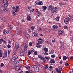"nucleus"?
<instances>
[{"instance_id": "nucleus-25", "label": "nucleus", "mask_w": 73, "mask_h": 73, "mask_svg": "<svg viewBox=\"0 0 73 73\" xmlns=\"http://www.w3.org/2000/svg\"><path fill=\"white\" fill-rule=\"evenodd\" d=\"M8 25L9 26V29H10L11 30L12 29V28H13V27L12 25H9V23Z\"/></svg>"}, {"instance_id": "nucleus-54", "label": "nucleus", "mask_w": 73, "mask_h": 73, "mask_svg": "<svg viewBox=\"0 0 73 73\" xmlns=\"http://www.w3.org/2000/svg\"><path fill=\"white\" fill-rule=\"evenodd\" d=\"M29 34H27L26 35V37L27 38H28L29 37Z\"/></svg>"}, {"instance_id": "nucleus-26", "label": "nucleus", "mask_w": 73, "mask_h": 73, "mask_svg": "<svg viewBox=\"0 0 73 73\" xmlns=\"http://www.w3.org/2000/svg\"><path fill=\"white\" fill-rule=\"evenodd\" d=\"M45 30V31L47 33H49L50 32V30L48 29H46Z\"/></svg>"}, {"instance_id": "nucleus-43", "label": "nucleus", "mask_w": 73, "mask_h": 73, "mask_svg": "<svg viewBox=\"0 0 73 73\" xmlns=\"http://www.w3.org/2000/svg\"><path fill=\"white\" fill-rule=\"evenodd\" d=\"M60 42L61 45H64V42H63V41H60Z\"/></svg>"}, {"instance_id": "nucleus-46", "label": "nucleus", "mask_w": 73, "mask_h": 73, "mask_svg": "<svg viewBox=\"0 0 73 73\" xmlns=\"http://www.w3.org/2000/svg\"><path fill=\"white\" fill-rule=\"evenodd\" d=\"M3 66H4V64H3V63H2L0 66V67L1 68L2 67H3Z\"/></svg>"}, {"instance_id": "nucleus-61", "label": "nucleus", "mask_w": 73, "mask_h": 73, "mask_svg": "<svg viewBox=\"0 0 73 73\" xmlns=\"http://www.w3.org/2000/svg\"><path fill=\"white\" fill-rule=\"evenodd\" d=\"M52 40L53 42H55V40L54 39H52Z\"/></svg>"}, {"instance_id": "nucleus-4", "label": "nucleus", "mask_w": 73, "mask_h": 73, "mask_svg": "<svg viewBox=\"0 0 73 73\" xmlns=\"http://www.w3.org/2000/svg\"><path fill=\"white\" fill-rule=\"evenodd\" d=\"M33 68L36 72H39V68L36 65H34Z\"/></svg>"}, {"instance_id": "nucleus-36", "label": "nucleus", "mask_w": 73, "mask_h": 73, "mask_svg": "<svg viewBox=\"0 0 73 73\" xmlns=\"http://www.w3.org/2000/svg\"><path fill=\"white\" fill-rule=\"evenodd\" d=\"M16 53H17V52L16 51H14L13 52V55H15V54H16Z\"/></svg>"}, {"instance_id": "nucleus-2", "label": "nucleus", "mask_w": 73, "mask_h": 73, "mask_svg": "<svg viewBox=\"0 0 73 73\" xmlns=\"http://www.w3.org/2000/svg\"><path fill=\"white\" fill-rule=\"evenodd\" d=\"M51 12L52 13H57L58 12V8L57 7L52 8L51 10Z\"/></svg>"}, {"instance_id": "nucleus-28", "label": "nucleus", "mask_w": 73, "mask_h": 73, "mask_svg": "<svg viewBox=\"0 0 73 73\" xmlns=\"http://www.w3.org/2000/svg\"><path fill=\"white\" fill-rule=\"evenodd\" d=\"M60 48L62 49H64V44L61 45Z\"/></svg>"}, {"instance_id": "nucleus-18", "label": "nucleus", "mask_w": 73, "mask_h": 73, "mask_svg": "<svg viewBox=\"0 0 73 73\" xmlns=\"http://www.w3.org/2000/svg\"><path fill=\"white\" fill-rule=\"evenodd\" d=\"M52 6H49L48 7V9L49 11H52Z\"/></svg>"}, {"instance_id": "nucleus-58", "label": "nucleus", "mask_w": 73, "mask_h": 73, "mask_svg": "<svg viewBox=\"0 0 73 73\" xmlns=\"http://www.w3.org/2000/svg\"><path fill=\"white\" fill-rule=\"evenodd\" d=\"M37 51H35L34 52V55H36V54H37Z\"/></svg>"}, {"instance_id": "nucleus-20", "label": "nucleus", "mask_w": 73, "mask_h": 73, "mask_svg": "<svg viewBox=\"0 0 73 73\" xmlns=\"http://www.w3.org/2000/svg\"><path fill=\"white\" fill-rule=\"evenodd\" d=\"M50 62L51 63H55L56 62L53 59H52L50 60Z\"/></svg>"}, {"instance_id": "nucleus-48", "label": "nucleus", "mask_w": 73, "mask_h": 73, "mask_svg": "<svg viewBox=\"0 0 73 73\" xmlns=\"http://www.w3.org/2000/svg\"><path fill=\"white\" fill-rule=\"evenodd\" d=\"M51 52H52L51 53L52 54H53V53H54V50L53 49H52L51 50Z\"/></svg>"}, {"instance_id": "nucleus-33", "label": "nucleus", "mask_w": 73, "mask_h": 73, "mask_svg": "<svg viewBox=\"0 0 73 73\" xmlns=\"http://www.w3.org/2000/svg\"><path fill=\"white\" fill-rule=\"evenodd\" d=\"M1 19L2 20H3V21H6V18L4 17L1 18Z\"/></svg>"}, {"instance_id": "nucleus-15", "label": "nucleus", "mask_w": 73, "mask_h": 73, "mask_svg": "<svg viewBox=\"0 0 73 73\" xmlns=\"http://www.w3.org/2000/svg\"><path fill=\"white\" fill-rule=\"evenodd\" d=\"M6 57H7V52H5L4 54L3 55V58H5Z\"/></svg>"}, {"instance_id": "nucleus-59", "label": "nucleus", "mask_w": 73, "mask_h": 73, "mask_svg": "<svg viewBox=\"0 0 73 73\" xmlns=\"http://www.w3.org/2000/svg\"><path fill=\"white\" fill-rule=\"evenodd\" d=\"M71 21H72H72H73V16H72L71 17Z\"/></svg>"}, {"instance_id": "nucleus-45", "label": "nucleus", "mask_w": 73, "mask_h": 73, "mask_svg": "<svg viewBox=\"0 0 73 73\" xmlns=\"http://www.w3.org/2000/svg\"><path fill=\"white\" fill-rule=\"evenodd\" d=\"M35 27L34 26H33L31 27V30H34V29H35Z\"/></svg>"}, {"instance_id": "nucleus-16", "label": "nucleus", "mask_w": 73, "mask_h": 73, "mask_svg": "<svg viewBox=\"0 0 73 73\" xmlns=\"http://www.w3.org/2000/svg\"><path fill=\"white\" fill-rule=\"evenodd\" d=\"M60 19V17L58 16L56 18L54 19V20H55L56 21H59V19Z\"/></svg>"}, {"instance_id": "nucleus-17", "label": "nucleus", "mask_w": 73, "mask_h": 73, "mask_svg": "<svg viewBox=\"0 0 73 73\" xmlns=\"http://www.w3.org/2000/svg\"><path fill=\"white\" fill-rule=\"evenodd\" d=\"M31 7H28V10H29V11H30V12H33V11H35V9H32V10H30L31 9Z\"/></svg>"}, {"instance_id": "nucleus-30", "label": "nucleus", "mask_w": 73, "mask_h": 73, "mask_svg": "<svg viewBox=\"0 0 73 73\" xmlns=\"http://www.w3.org/2000/svg\"><path fill=\"white\" fill-rule=\"evenodd\" d=\"M12 13L13 16H16V13L15 12V10H13L12 11Z\"/></svg>"}, {"instance_id": "nucleus-29", "label": "nucleus", "mask_w": 73, "mask_h": 73, "mask_svg": "<svg viewBox=\"0 0 73 73\" xmlns=\"http://www.w3.org/2000/svg\"><path fill=\"white\" fill-rule=\"evenodd\" d=\"M46 8H47L45 6H42V9H43V11H45V10H46Z\"/></svg>"}, {"instance_id": "nucleus-62", "label": "nucleus", "mask_w": 73, "mask_h": 73, "mask_svg": "<svg viewBox=\"0 0 73 73\" xmlns=\"http://www.w3.org/2000/svg\"><path fill=\"white\" fill-rule=\"evenodd\" d=\"M34 11H35V12H36V13L38 12V9H34Z\"/></svg>"}, {"instance_id": "nucleus-1", "label": "nucleus", "mask_w": 73, "mask_h": 73, "mask_svg": "<svg viewBox=\"0 0 73 73\" xmlns=\"http://www.w3.org/2000/svg\"><path fill=\"white\" fill-rule=\"evenodd\" d=\"M55 70L57 73H61V72L62 71V67L61 66H59L58 69V68H56Z\"/></svg>"}, {"instance_id": "nucleus-51", "label": "nucleus", "mask_w": 73, "mask_h": 73, "mask_svg": "<svg viewBox=\"0 0 73 73\" xmlns=\"http://www.w3.org/2000/svg\"><path fill=\"white\" fill-rule=\"evenodd\" d=\"M19 35H21L22 33V31L21 30L19 31Z\"/></svg>"}, {"instance_id": "nucleus-11", "label": "nucleus", "mask_w": 73, "mask_h": 73, "mask_svg": "<svg viewBox=\"0 0 73 73\" xmlns=\"http://www.w3.org/2000/svg\"><path fill=\"white\" fill-rule=\"evenodd\" d=\"M3 32L4 34H5V32L7 34H8L9 33V31L8 30H5V29H4L3 30Z\"/></svg>"}, {"instance_id": "nucleus-38", "label": "nucleus", "mask_w": 73, "mask_h": 73, "mask_svg": "<svg viewBox=\"0 0 73 73\" xmlns=\"http://www.w3.org/2000/svg\"><path fill=\"white\" fill-rule=\"evenodd\" d=\"M38 31L39 32H40L42 30V29H41V27H39L38 28Z\"/></svg>"}, {"instance_id": "nucleus-19", "label": "nucleus", "mask_w": 73, "mask_h": 73, "mask_svg": "<svg viewBox=\"0 0 73 73\" xmlns=\"http://www.w3.org/2000/svg\"><path fill=\"white\" fill-rule=\"evenodd\" d=\"M27 20L28 21H31V18L30 15H29L27 16Z\"/></svg>"}, {"instance_id": "nucleus-3", "label": "nucleus", "mask_w": 73, "mask_h": 73, "mask_svg": "<svg viewBox=\"0 0 73 73\" xmlns=\"http://www.w3.org/2000/svg\"><path fill=\"white\" fill-rule=\"evenodd\" d=\"M37 41L38 42L36 44V45H40V44H41L43 42L42 39L41 38H39L37 40Z\"/></svg>"}, {"instance_id": "nucleus-41", "label": "nucleus", "mask_w": 73, "mask_h": 73, "mask_svg": "<svg viewBox=\"0 0 73 73\" xmlns=\"http://www.w3.org/2000/svg\"><path fill=\"white\" fill-rule=\"evenodd\" d=\"M42 46V45H38L36 46V48H41Z\"/></svg>"}, {"instance_id": "nucleus-64", "label": "nucleus", "mask_w": 73, "mask_h": 73, "mask_svg": "<svg viewBox=\"0 0 73 73\" xmlns=\"http://www.w3.org/2000/svg\"><path fill=\"white\" fill-rule=\"evenodd\" d=\"M64 29H68V27L66 25H65L64 26Z\"/></svg>"}, {"instance_id": "nucleus-40", "label": "nucleus", "mask_w": 73, "mask_h": 73, "mask_svg": "<svg viewBox=\"0 0 73 73\" xmlns=\"http://www.w3.org/2000/svg\"><path fill=\"white\" fill-rule=\"evenodd\" d=\"M37 15L38 16H39V15H40L41 14V12L40 11H38L37 13Z\"/></svg>"}, {"instance_id": "nucleus-56", "label": "nucleus", "mask_w": 73, "mask_h": 73, "mask_svg": "<svg viewBox=\"0 0 73 73\" xmlns=\"http://www.w3.org/2000/svg\"><path fill=\"white\" fill-rule=\"evenodd\" d=\"M29 45L30 46H32V43L31 42L29 43Z\"/></svg>"}, {"instance_id": "nucleus-42", "label": "nucleus", "mask_w": 73, "mask_h": 73, "mask_svg": "<svg viewBox=\"0 0 73 73\" xmlns=\"http://www.w3.org/2000/svg\"><path fill=\"white\" fill-rule=\"evenodd\" d=\"M23 52L25 53H27V49L26 48H24V49L23 50Z\"/></svg>"}, {"instance_id": "nucleus-9", "label": "nucleus", "mask_w": 73, "mask_h": 73, "mask_svg": "<svg viewBox=\"0 0 73 73\" xmlns=\"http://www.w3.org/2000/svg\"><path fill=\"white\" fill-rule=\"evenodd\" d=\"M33 34L34 35L35 37H37L38 36V33H37V31L36 30L33 33Z\"/></svg>"}, {"instance_id": "nucleus-55", "label": "nucleus", "mask_w": 73, "mask_h": 73, "mask_svg": "<svg viewBox=\"0 0 73 73\" xmlns=\"http://www.w3.org/2000/svg\"><path fill=\"white\" fill-rule=\"evenodd\" d=\"M26 68L28 69H30V67L29 66H26Z\"/></svg>"}, {"instance_id": "nucleus-14", "label": "nucleus", "mask_w": 73, "mask_h": 73, "mask_svg": "<svg viewBox=\"0 0 73 73\" xmlns=\"http://www.w3.org/2000/svg\"><path fill=\"white\" fill-rule=\"evenodd\" d=\"M20 62L19 60H17L16 62H14V64H15L16 65H19L20 64Z\"/></svg>"}, {"instance_id": "nucleus-21", "label": "nucleus", "mask_w": 73, "mask_h": 73, "mask_svg": "<svg viewBox=\"0 0 73 73\" xmlns=\"http://www.w3.org/2000/svg\"><path fill=\"white\" fill-rule=\"evenodd\" d=\"M43 51L44 52H48V49L46 47L43 48Z\"/></svg>"}, {"instance_id": "nucleus-52", "label": "nucleus", "mask_w": 73, "mask_h": 73, "mask_svg": "<svg viewBox=\"0 0 73 73\" xmlns=\"http://www.w3.org/2000/svg\"><path fill=\"white\" fill-rule=\"evenodd\" d=\"M31 54V51H29L28 52V55H30Z\"/></svg>"}, {"instance_id": "nucleus-53", "label": "nucleus", "mask_w": 73, "mask_h": 73, "mask_svg": "<svg viewBox=\"0 0 73 73\" xmlns=\"http://www.w3.org/2000/svg\"><path fill=\"white\" fill-rule=\"evenodd\" d=\"M44 55H45L46 56L47 55H48V53H47V52H46L44 53Z\"/></svg>"}, {"instance_id": "nucleus-34", "label": "nucleus", "mask_w": 73, "mask_h": 73, "mask_svg": "<svg viewBox=\"0 0 73 73\" xmlns=\"http://www.w3.org/2000/svg\"><path fill=\"white\" fill-rule=\"evenodd\" d=\"M20 53L19 54V55L20 56H24V54H23V52H20Z\"/></svg>"}, {"instance_id": "nucleus-57", "label": "nucleus", "mask_w": 73, "mask_h": 73, "mask_svg": "<svg viewBox=\"0 0 73 73\" xmlns=\"http://www.w3.org/2000/svg\"><path fill=\"white\" fill-rule=\"evenodd\" d=\"M7 47L8 48H11V45L9 44H8L7 45Z\"/></svg>"}, {"instance_id": "nucleus-5", "label": "nucleus", "mask_w": 73, "mask_h": 73, "mask_svg": "<svg viewBox=\"0 0 73 73\" xmlns=\"http://www.w3.org/2000/svg\"><path fill=\"white\" fill-rule=\"evenodd\" d=\"M17 58H18V56L17 55L15 56L12 58L11 61L12 62H15Z\"/></svg>"}, {"instance_id": "nucleus-24", "label": "nucleus", "mask_w": 73, "mask_h": 73, "mask_svg": "<svg viewBox=\"0 0 73 73\" xmlns=\"http://www.w3.org/2000/svg\"><path fill=\"white\" fill-rule=\"evenodd\" d=\"M60 35H62L63 33V30H60L58 31Z\"/></svg>"}, {"instance_id": "nucleus-37", "label": "nucleus", "mask_w": 73, "mask_h": 73, "mask_svg": "<svg viewBox=\"0 0 73 73\" xmlns=\"http://www.w3.org/2000/svg\"><path fill=\"white\" fill-rule=\"evenodd\" d=\"M63 58L64 60H66L67 59V57H66V56H64L63 57Z\"/></svg>"}, {"instance_id": "nucleus-32", "label": "nucleus", "mask_w": 73, "mask_h": 73, "mask_svg": "<svg viewBox=\"0 0 73 73\" xmlns=\"http://www.w3.org/2000/svg\"><path fill=\"white\" fill-rule=\"evenodd\" d=\"M41 60H43V61L44 62H46V59H45V58H44V57H43V58L41 59Z\"/></svg>"}, {"instance_id": "nucleus-49", "label": "nucleus", "mask_w": 73, "mask_h": 73, "mask_svg": "<svg viewBox=\"0 0 73 73\" xmlns=\"http://www.w3.org/2000/svg\"><path fill=\"white\" fill-rule=\"evenodd\" d=\"M37 23H38V24L40 23H41V21L40 20H38L37 21Z\"/></svg>"}, {"instance_id": "nucleus-60", "label": "nucleus", "mask_w": 73, "mask_h": 73, "mask_svg": "<svg viewBox=\"0 0 73 73\" xmlns=\"http://www.w3.org/2000/svg\"><path fill=\"white\" fill-rule=\"evenodd\" d=\"M65 65L66 66H69V64L67 63H66L65 64Z\"/></svg>"}, {"instance_id": "nucleus-44", "label": "nucleus", "mask_w": 73, "mask_h": 73, "mask_svg": "<svg viewBox=\"0 0 73 73\" xmlns=\"http://www.w3.org/2000/svg\"><path fill=\"white\" fill-rule=\"evenodd\" d=\"M25 19H26L25 20H24V19H22L21 20V21H22V22H25V21L27 20V18H26Z\"/></svg>"}, {"instance_id": "nucleus-12", "label": "nucleus", "mask_w": 73, "mask_h": 73, "mask_svg": "<svg viewBox=\"0 0 73 73\" xmlns=\"http://www.w3.org/2000/svg\"><path fill=\"white\" fill-rule=\"evenodd\" d=\"M23 46H24L25 49H27L28 48V44L26 43H24L23 44Z\"/></svg>"}, {"instance_id": "nucleus-13", "label": "nucleus", "mask_w": 73, "mask_h": 73, "mask_svg": "<svg viewBox=\"0 0 73 73\" xmlns=\"http://www.w3.org/2000/svg\"><path fill=\"white\" fill-rule=\"evenodd\" d=\"M69 21L67 19H66V18H65L64 19V22L65 24H69Z\"/></svg>"}, {"instance_id": "nucleus-6", "label": "nucleus", "mask_w": 73, "mask_h": 73, "mask_svg": "<svg viewBox=\"0 0 73 73\" xmlns=\"http://www.w3.org/2000/svg\"><path fill=\"white\" fill-rule=\"evenodd\" d=\"M3 2L4 7H7L8 5V1H7V0H3Z\"/></svg>"}, {"instance_id": "nucleus-35", "label": "nucleus", "mask_w": 73, "mask_h": 73, "mask_svg": "<svg viewBox=\"0 0 73 73\" xmlns=\"http://www.w3.org/2000/svg\"><path fill=\"white\" fill-rule=\"evenodd\" d=\"M38 57L39 58H41V59H42V58L43 57L42 56H41V55H38Z\"/></svg>"}, {"instance_id": "nucleus-23", "label": "nucleus", "mask_w": 73, "mask_h": 73, "mask_svg": "<svg viewBox=\"0 0 73 73\" xmlns=\"http://www.w3.org/2000/svg\"><path fill=\"white\" fill-rule=\"evenodd\" d=\"M3 51L1 50H0V57H2L3 56Z\"/></svg>"}, {"instance_id": "nucleus-31", "label": "nucleus", "mask_w": 73, "mask_h": 73, "mask_svg": "<svg viewBox=\"0 0 73 73\" xmlns=\"http://www.w3.org/2000/svg\"><path fill=\"white\" fill-rule=\"evenodd\" d=\"M53 69V67L51 66H50L48 68V70L50 71H51Z\"/></svg>"}, {"instance_id": "nucleus-22", "label": "nucleus", "mask_w": 73, "mask_h": 73, "mask_svg": "<svg viewBox=\"0 0 73 73\" xmlns=\"http://www.w3.org/2000/svg\"><path fill=\"white\" fill-rule=\"evenodd\" d=\"M38 4L39 5H41L43 4V2L42 1L38 2Z\"/></svg>"}, {"instance_id": "nucleus-27", "label": "nucleus", "mask_w": 73, "mask_h": 73, "mask_svg": "<svg viewBox=\"0 0 73 73\" xmlns=\"http://www.w3.org/2000/svg\"><path fill=\"white\" fill-rule=\"evenodd\" d=\"M66 19L68 20L69 21H71V19L68 16L66 18Z\"/></svg>"}, {"instance_id": "nucleus-63", "label": "nucleus", "mask_w": 73, "mask_h": 73, "mask_svg": "<svg viewBox=\"0 0 73 73\" xmlns=\"http://www.w3.org/2000/svg\"><path fill=\"white\" fill-rule=\"evenodd\" d=\"M15 9H19V7L18 6H17L16 7V8H15Z\"/></svg>"}, {"instance_id": "nucleus-10", "label": "nucleus", "mask_w": 73, "mask_h": 73, "mask_svg": "<svg viewBox=\"0 0 73 73\" xmlns=\"http://www.w3.org/2000/svg\"><path fill=\"white\" fill-rule=\"evenodd\" d=\"M15 45V47L16 49H18L19 48V43L17 42H16Z\"/></svg>"}, {"instance_id": "nucleus-47", "label": "nucleus", "mask_w": 73, "mask_h": 73, "mask_svg": "<svg viewBox=\"0 0 73 73\" xmlns=\"http://www.w3.org/2000/svg\"><path fill=\"white\" fill-rule=\"evenodd\" d=\"M14 11L15 12L17 13L18 12H19V10L15 9Z\"/></svg>"}, {"instance_id": "nucleus-8", "label": "nucleus", "mask_w": 73, "mask_h": 73, "mask_svg": "<svg viewBox=\"0 0 73 73\" xmlns=\"http://www.w3.org/2000/svg\"><path fill=\"white\" fill-rule=\"evenodd\" d=\"M57 28H58V26L57 25H54L52 26V29L54 31H56Z\"/></svg>"}, {"instance_id": "nucleus-39", "label": "nucleus", "mask_w": 73, "mask_h": 73, "mask_svg": "<svg viewBox=\"0 0 73 73\" xmlns=\"http://www.w3.org/2000/svg\"><path fill=\"white\" fill-rule=\"evenodd\" d=\"M59 4L60 5V6H62V5H65V3H59Z\"/></svg>"}, {"instance_id": "nucleus-50", "label": "nucleus", "mask_w": 73, "mask_h": 73, "mask_svg": "<svg viewBox=\"0 0 73 73\" xmlns=\"http://www.w3.org/2000/svg\"><path fill=\"white\" fill-rule=\"evenodd\" d=\"M51 57L52 58H54L55 57V54H53L51 56Z\"/></svg>"}, {"instance_id": "nucleus-7", "label": "nucleus", "mask_w": 73, "mask_h": 73, "mask_svg": "<svg viewBox=\"0 0 73 73\" xmlns=\"http://www.w3.org/2000/svg\"><path fill=\"white\" fill-rule=\"evenodd\" d=\"M1 9L2 11L4 12H6L7 10H5V7L3 6H1Z\"/></svg>"}]
</instances>
